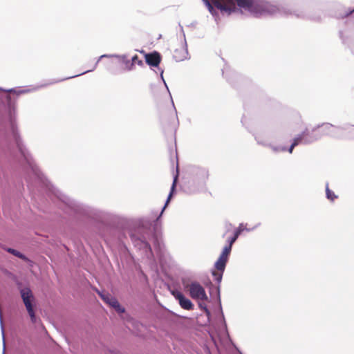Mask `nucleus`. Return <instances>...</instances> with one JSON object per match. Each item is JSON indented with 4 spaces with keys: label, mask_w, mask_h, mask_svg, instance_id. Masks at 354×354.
<instances>
[{
    "label": "nucleus",
    "mask_w": 354,
    "mask_h": 354,
    "mask_svg": "<svg viewBox=\"0 0 354 354\" xmlns=\"http://www.w3.org/2000/svg\"><path fill=\"white\" fill-rule=\"evenodd\" d=\"M354 126L345 124L342 126L333 125V130H330L329 136L339 138L342 136L346 132H353Z\"/></svg>",
    "instance_id": "nucleus-14"
},
{
    "label": "nucleus",
    "mask_w": 354,
    "mask_h": 354,
    "mask_svg": "<svg viewBox=\"0 0 354 354\" xmlns=\"http://www.w3.org/2000/svg\"><path fill=\"white\" fill-rule=\"evenodd\" d=\"M243 232V223H240L239 227L236 228L235 230L234 231L233 235L227 239V244L232 246Z\"/></svg>",
    "instance_id": "nucleus-17"
},
{
    "label": "nucleus",
    "mask_w": 354,
    "mask_h": 354,
    "mask_svg": "<svg viewBox=\"0 0 354 354\" xmlns=\"http://www.w3.org/2000/svg\"><path fill=\"white\" fill-rule=\"evenodd\" d=\"M17 285L30 322L34 324L40 323L41 319L36 314L37 301L32 291L28 286L20 288L22 285L20 282L17 283Z\"/></svg>",
    "instance_id": "nucleus-5"
},
{
    "label": "nucleus",
    "mask_w": 354,
    "mask_h": 354,
    "mask_svg": "<svg viewBox=\"0 0 354 354\" xmlns=\"http://www.w3.org/2000/svg\"><path fill=\"white\" fill-rule=\"evenodd\" d=\"M198 307L200 308L201 310H203V312H205V310L208 308L207 305L204 302H199Z\"/></svg>",
    "instance_id": "nucleus-29"
},
{
    "label": "nucleus",
    "mask_w": 354,
    "mask_h": 354,
    "mask_svg": "<svg viewBox=\"0 0 354 354\" xmlns=\"http://www.w3.org/2000/svg\"><path fill=\"white\" fill-rule=\"evenodd\" d=\"M352 13H354V8L351 10L349 12H346L345 14V17H348L350 15H351Z\"/></svg>",
    "instance_id": "nucleus-34"
},
{
    "label": "nucleus",
    "mask_w": 354,
    "mask_h": 354,
    "mask_svg": "<svg viewBox=\"0 0 354 354\" xmlns=\"http://www.w3.org/2000/svg\"><path fill=\"white\" fill-rule=\"evenodd\" d=\"M106 293V292H104V291H100L97 295L100 296V297L102 299V296L104 295Z\"/></svg>",
    "instance_id": "nucleus-35"
},
{
    "label": "nucleus",
    "mask_w": 354,
    "mask_h": 354,
    "mask_svg": "<svg viewBox=\"0 0 354 354\" xmlns=\"http://www.w3.org/2000/svg\"><path fill=\"white\" fill-rule=\"evenodd\" d=\"M6 250L8 253H10V254H12V255L19 258L20 259H22L24 261H27L28 260L27 257L24 254L21 253V252H19V251H18V250H15L14 248H6Z\"/></svg>",
    "instance_id": "nucleus-21"
},
{
    "label": "nucleus",
    "mask_w": 354,
    "mask_h": 354,
    "mask_svg": "<svg viewBox=\"0 0 354 354\" xmlns=\"http://www.w3.org/2000/svg\"><path fill=\"white\" fill-rule=\"evenodd\" d=\"M234 1L236 6H227L218 0H214L213 3L216 10H220L222 14H227V15L232 13L243 14V9L255 17L266 14L294 15L298 18L307 17L304 12L306 0H281L278 3H271L266 0Z\"/></svg>",
    "instance_id": "nucleus-3"
},
{
    "label": "nucleus",
    "mask_w": 354,
    "mask_h": 354,
    "mask_svg": "<svg viewBox=\"0 0 354 354\" xmlns=\"http://www.w3.org/2000/svg\"><path fill=\"white\" fill-rule=\"evenodd\" d=\"M155 245L157 248L160 249V243H158V239L155 238Z\"/></svg>",
    "instance_id": "nucleus-33"
},
{
    "label": "nucleus",
    "mask_w": 354,
    "mask_h": 354,
    "mask_svg": "<svg viewBox=\"0 0 354 354\" xmlns=\"http://www.w3.org/2000/svg\"><path fill=\"white\" fill-rule=\"evenodd\" d=\"M140 53H142L144 54V55H145V53H147L144 50H138Z\"/></svg>",
    "instance_id": "nucleus-36"
},
{
    "label": "nucleus",
    "mask_w": 354,
    "mask_h": 354,
    "mask_svg": "<svg viewBox=\"0 0 354 354\" xmlns=\"http://www.w3.org/2000/svg\"><path fill=\"white\" fill-rule=\"evenodd\" d=\"M145 59L146 64L151 68H160L159 65L162 61V55L159 52L153 50L152 52L145 53Z\"/></svg>",
    "instance_id": "nucleus-13"
},
{
    "label": "nucleus",
    "mask_w": 354,
    "mask_h": 354,
    "mask_svg": "<svg viewBox=\"0 0 354 354\" xmlns=\"http://www.w3.org/2000/svg\"><path fill=\"white\" fill-rule=\"evenodd\" d=\"M260 225V223H258L255 226H254L252 228H248V227H243V231H247V232H250V231H252L254 230V229H256L259 225Z\"/></svg>",
    "instance_id": "nucleus-31"
},
{
    "label": "nucleus",
    "mask_w": 354,
    "mask_h": 354,
    "mask_svg": "<svg viewBox=\"0 0 354 354\" xmlns=\"http://www.w3.org/2000/svg\"><path fill=\"white\" fill-rule=\"evenodd\" d=\"M205 6L207 7L208 11L211 13V15L214 17L215 21L218 23L219 20V15L218 10H216V7L214 6L213 1L214 0H202Z\"/></svg>",
    "instance_id": "nucleus-16"
},
{
    "label": "nucleus",
    "mask_w": 354,
    "mask_h": 354,
    "mask_svg": "<svg viewBox=\"0 0 354 354\" xmlns=\"http://www.w3.org/2000/svg\"><path fill=\"white\" fill-rule=\"evenodd\" d=\"M184 290L194 299L208 301L205 288L196 281L183 279L182 281Z\"/></svg>",
    "instance_id": "nucleus-8"
},
{
    "label": "nucleus",
    "mask_w": 354,
    "mask_h": 354,
    "mask_svg": "<svg viewBox=\"0 0 354 354\" xmlns=\"http://www.w3.org/2000/svg\"><path fill=\"white\" fill-rule=\"evenodd\" d=\"M174 297L178 301L180 306L185 310H191L194 308L192 301L187 298L182 292L174 290L171 292Z\"/></svg>",
    "instance_id": "nucleus-11"
},
{
    "label": "nucleus",
    "mask_w": 354,
    "mask_h": 354,
    "mask_svg": "<svg viewBox=\"0 0 354 354\" xmlns=\"http://www.w3.org/2000/svg\"><path fill=\"white\" fill-rule=\"evenodd\" d=\"M321 139L320 131L317 127H315L311 131L306 129L301 133L297 135L292 140L290 146L288 148V152L292 153L295 147L300 144L310 145Z\"/></svg>",
    "instance_id": "nucleus-6"
},
{
    "label": "nucleus",
    "mask_w": 354,
    "mask_h": 354,
    "mask_svg": "<svg viewBox=\"0 0 354 354\" xmlns=\"http://www.w3.org/2000/svg\"><path fill=\"white\" fill-rule=\"evenodd\" d=\"M262 134V139L263 140H268L269 142H271V140L273 138L272 133L269 131H258L257 133L254 134V136L255 137L256 135Z\"/></svg>",
    "instance_id": "nucleus-23"
},
{
    "label": "nucleus",
    "mask_w": 354,
    "mask_h": 354,
    "mask_svg": "<svg viewBox=\"0 0 354 354\" xmlns=\"http://www.w3.org/2000/svg\"><path fill=\"white\" fill-rule=\"evenodd\" d=\"M326 197L332 202L337 198V196L329 189L328 183L326 184Z\"/></svg>",
    "instance_id": "nucleus-24"
},
{
    "label": "nucleus",
    "mask_w": 354,
    "mask_h": 354,
    "mask_svg": "<svg viewBox=\"0 0 354 354\" xmlns=\"http://www.w3.org/2000/svg\"><path fill=\"white\" fill-rule=\"evenodd\" d=\"M94 290L95 291V292L97 294L100 290H98L97 288H94Z\"/></svg>",
    "instance_id": "nucleus-37"
},
{
    "label": "nucleus",
    "mask_w": 354,
    "mask_h": 354,
    "mask_svg": "<svg viewBox=\"0 0 354 354\" xmlns=\"http://www.w3.org/2000/svg\"><path fill=\"white\" fill-rule=\"evenodd\" d=\"M131 62L133 63L134 65L137 64L138 66H142L144 64L143 61L139 59V57L137 55H135L132 57Z\"/></svg>",
    "instance_id": "nucleus-26"
},
{
    "label": "nucleus",
    "mask_w": 354,
    "mask_h": 354,
    "mask_svg": "<svg viewBox=\"0 0 354 354\" xmlns=\"http://www.w3.org/2000/svg\"><path fill=\"white\" fill-rule=\"evenodd\" d=\"M115 354H122V353L118 352V353H115Z\"/></svg>",
    "instance_id": "nucleus-40"
},
{
    "label": "nucleus",
    "mask_w": 354,
    "mask_h": 354,
    "mask_svg": "<svg viewBox=\"0 0 354 354\" xmlns=\"http://www.w3.org/2000/svg\"><path fill=\"white\" fill-rule=\"evenodd\" d=\"M178 174H176V175H175L174 176V180H173V183L171 185V189H170V195H174L175 193H176V183H177V181H178Z\"/></svg>",
    "instance_id": "nucleus-25"
},
{
    "label": "nucleus",
    "mask_w": 354,
    "mask_h": 354,
    "mask_svg": "<svg viewBox=\"0 0 354 354\" xmlns=\"http://www.w3.org/2000/svg\"><path fill=\"white\" fill-rule=\"evenodd\" d=\"M227 225H228L229 227H232V224H230V223H228V224H227Z\"/></svg>",
    "instance_id": "nucleus-39"
},
{
    "label": "nucleus",
    "mask_w": 354,
    "mask_h": 354,
    "mask_svg": "<svg viewBox=\"0 0 354 354\" xmlns=\"http://www.w3.org/2000/svg\"><path fill=\"white\" fill-rule=\"evenodd\" d=\"M123 64H124L126 69L127 71H132L134 68L133 63L131 62V60L130 61L128 59L125 60Z\"/></svg>",
    "instance_id": "nucleus-27"
},
{
    "label": "nucleus",
    "mask_w": 354,
    "mask_h": 354,
    "mask_svg": "<svg viewBox=\"0 0 354 354\" xmlns=\"http://www.w3.org/2000/svg\"><path fill=\"white\" fill-rule=\"evenodd\" d=\"M315 127L320 131L321 138L324 136H329L330 130H333V124L330 123H323Z\"/></svg>",
    "instance_id": "nucleus-18"
},
{
    "label": "nucleus",
    "mask_w": 354,
    "mask_h": 354,
    "mask_svg": "<svg viewBox=\"0 0 354 354\" xmlns=\"http://www.w3.org/2000/svg\"><path fill=\"white\" fill-rule=\"evenodd\" d=\"M262 134H259L255 136V140L257 142L259 145H263L264 147H268L272 149V150L275 152H281V151H288V149L286 148L285 146H274L271 144V142H269L268 140H263L262 139Z\"/></svg>",
    "instance_id": "nucleus-15"
},
{
    "label": "nucleus",
    "mask_w": 354,
    "mask_h": 354,
    "mask_svg": "<svg viewBox=\"0 0 354 354\" xmlns=\"http://www.w3.org/2000/svg\"><path fill=\"white\" fill-rule=\"evenodd\" d=\"M48 194L74 223L82 227H93L107 243L116 245L124 254L129 253L125 242L142 250L148 259L153 257L149 240L154 236L151 225L134 224L129 218L70 198L50 183H46Z\"/></svg>",
    "instance_id": "nucleus-1"
},
{
    "label": "nucleus",
    "mask_w": 354,
    "mask_h": 354,
    "mask_svg": "<svg viewBox=\"0 0 354 354\" xmlns=\"http://www.w3.org/2000/svg\"><path fill=\"white\" fill-rule=\"evenodd\" d=\"M204 313H205V315L207 316V318L208 321L209 322L211 319V317H212V313H211L210 310L207 308L205 310V311Z\"/></svg>",
    "instance_id": "nucleus-30"
},
{
    "label": "nucleus",
    "mask_w": 354,
    "mask_h": 354,
    "mask_svg": "<svg viewBox=\"0 0 354 354\" xmlns=\"http://www.w3.org/2000/svg\"><path fill=\"white\" fill-rule=\"evenodd\" d=\"M104 57H115V58H118L122 63H124V61L127 59V55L104 54V55H101V56H100L98 57V59H97L96 62L95 63L93 67L91 69L87 70V71H84V72H82V73H81L80 74L75 75H73V76H71V77H65V78H63V79H61V80H54V81L50 82L48 84H52L57 83V82L64 81L65 80H68V79L73 78V77H78V76H80L82 75L86 74L87 73L93 71L95 69V68L97 67L99 62L102 58H104Z\"/></svg>",
    "instance_id": "nucleus-9"
},
{
    "label": "nucleus",
    "mask_w": 354,
    "mask_h": 354,
    "mask_svg": "<svg viewBox=\"0 0 354 354\" xmlns=\"http://www.w3.org/2000/svg\"><path fill=\"white\" fill-rule=\"evenodd\" d=\"M223 272L219 271H212V274L214 278L215 281L218 283V286L214 288L216 291V301L218 305V308L216 310L217 313V319L219 324H221V328L225 330L227 333V324L225 322L224 313L223 311V308L221 305V290H220V283L223 279Z\"/></svg>",
    "instance_id": "nucleus-7"
},
{
    "label": "nucleus",
    "mask_w": 354,
    "mask_h": 354,
    "mask_svg": "<svg viewBox=\"0 0 354 354\" xmlns=\"http://www.w3.org/2000/svg\"><path fill=\"white\" fill-rule=\"evenodd\" d=\"M309 18L311 19L313 21H319L321 20V17L319 16V17H309Z\"/></svg>",
    "instance_id": "nucleus-32"
},
{
    "label": "nucleus",
    "mask_w": 354,
    "mask_h": 354,
    "mask_svg": "<svg viewBox=\"0 0 354 354\" xmlns=\"http://www.w3.org/2000/svg\"><path fill=\"white\" fill-rule=\"evenodd\" d=\"M102 300L113 308L118 314L121 315L125 313V308L121 306L118 300L109 292L102 296Z\"/></svg>",
    "instance_id": "nucleus-10"
},
{
    "label": "nucleus",
    "mask_w": 354,
    "mask_h": 354,
    "mask_svg": "<svg viewBox=\"0 0 354 354\" xmlns=\"http://www.w3.org/2000/svg\"><path fill=\"white\" fill-rule=\"evenodd\" d=\"M158 71H160V78L165 85V86L166 87L167 90L168 91V92L169 93V88L167 86V84L164 79V77H163V73H164V69L161 68H158Z\"/></svg>",
    "instance_id": "nucleus-28"
},
{
    "label": "nucleus",
    "mask_w": 354,
    "mask_h": 354,
    "mask_svg": "<svg viewBox=\"0 0 354 354\" xmlns=\"http://www.w3.org/2000/svg\"><path fill=\"white\" fill-rule=\"evenodd\" d=\"M178 158L176 157V168L178 169Z\"/></svg>",
    "instance_id": "nucleus-38"
},
{
    "label": "nucleus",
    "mask_w": 354,
    "mask_h": 354,
    "mask_svg": "<svg viewBox=\"0 0 354 354\" xmlns=\"http://www.w3.org/2000/svg\"><path fill=\"white\" fill-rule=\"evenodd\" d=\"M232 248V246L227 244L223 248V250H222L221 253L220 254L219 257H222L224 259H227V261H228L229 257L231 254Z\"/></svg>",
    "instance_id": "nucleus-22"
},
{
    "label": "nucleus",
    "mask_w": 354,
    "mask_h": 354,
    "mask_svg": "<svg viewBox=\"0 0 354 354\" xmlns=\"http://www.w3.org/2000/svg\"><path fill=\"white\" fill-rule=\"evenodd\" d=\"M172 196L173 195H170V193L169 194L166 200V202L165 203V205L162 207L160 214H158V216L156 217V220L154 221V227H157L159 223L160 222V219L162 218L163 212L165 210L168 203H169V201H170L171 198L172 197Z\"/></svg>",
    "instance_id": "nucleus-20"
},
{
    "label": "nucleus",
    "mask_w": 354,
    "mask_h": 354,
    "mask_svg": "<svg viewBox=\"0 0 354 354\" xmlns=\"http://www.w3.org/2000/svg\"><path fill=\"white\" fill-rule=\"evenodd\" d=\"M187 175L183 180V189L186 192L193 194L204 187L209 171L205 167L191 165L187 168Z\"/></svg>",
    "instance_id": "nucleus-4"
},
{
    "label": "nucleus",
    "mask_w": 354,
    "mask_h": 354,
    "mask_svg": "<svg viewBox=\"0 0 354 354\" xmlns=\"http://www.w3.org/2000/svg\"><path fill=\"white\" fill-rule=\"evenodd\" d=\"M30 89L12 88L5 90L0 87V156L8 160H23L37 178H41L37 167L27 151L19 134L15 118L17 96L30 92Z\"/></svg>",
    "instance_id": "nucleus-2"
},
{
    "label": "nucleus",
    "mask_w": 354,
    "mask_h": 354,
    "mask_svg": "<svg viewBox=\"0 0 354 354\" xmlns=\"http://www.w3.org/2000/svg\"><path fill=\"white\" fill-rule=\"evenodd\" d=\"M227 261L222 257H218V259L214 263L215 268L219 272H224Z\"/></svg>",
    "instance_id": "nucleus-19"
},
{
    "label": "nucleus",
    "mask_w": 354,
    "mask_h": 354,
    "mask_svg": "<svg viewBox=\"0 0 354 354\" xmlns=\"http://www.w3.org/2000/svg\"><path fill=\"white\" fill-rule=\"evenodd\" d=\"M180 29L184 37V44L180 48L176 49L174 52L173 57L176 62H181L185 59H189V57H188L189 53L187 50V44L185 39V35L183 31V28L180 26Z\"/></svg>",
    "instance_id": "nucleus-12"
}]
</instances>
